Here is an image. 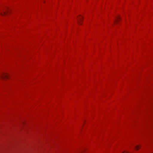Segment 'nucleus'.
<instances>
[{
	"label": "nucleus",
	"instance_id": "f257e3e1",
	"mask_svg": "<svg viewBox=\"0 0 153 153\" xmlns=\"http://www.w3.org/2000/svg\"><path fill=\"white\" fill-rule=\"evenodd\" d=\"M8 8H6V9H3V10L0 11V15L2 16H4L6 15L7 12H8Z\"/></svg>",
	"mask_w": 153,
	"mask_h": 153
},
{
	"label": "nucleus",
	"instance_id": "f03ea898",
	"mask_svg": "<svg viewBox=\"0 0 153 153\" xmlns=\"http://www.w3.org/2000/svg\"><path fill=\"white\" fill-rule=\"evenodd\" d=\"M0 77L3 79H7L9 77V75L7 74L4 73L1 74Z\"/></svg>",
	"mask_w": 153,
	"mask_h": 153
},
{
	"label": "nucleus",
	"instance_id": "7ed1b4c3",
	"mask_svg": "<svg viewBox=\"0 0 153 153\" xmlns=\"http://www.w3.org/2000/svg\"><path fill=\"white\" fill-rule=\"evenodd\" d=\"M82 17L80 16L78 18V24L79 25H82V23H80L81 22H82Z\"/></svg>",
	"mask_w": 153,
	"mask_h": 153
},
{
	"label": "nucleus",
	"instance_id": "20e7f679",
	"mask_svg": "<svg viewBox=\"0 0 153 153\" xmlns=\"http://www.w3.org/2000/svg\"><path fill=\"white\" fill-rule=\"evenodd\" d=\"M140 146L139 145H138V146H136L135 147V148L136 150H138L140 148Z\"/></svg>",
	"mask_w": 153,
	"mask_h": 153
},
{
	"label": "nucleus",
	"instance_id": "39448f33",
	"mask_svg": "<svg viewBox=\"0 0 153 153\" xmlns=\"http://www.w3.org/2000/svg\"><path fill=\"white\" fill-rule=\"evenodd\" d=\"M120 19V18L119 17H117V18L116 21L115 22H118V20Z\"/></svg>",
	"mask_w": 153,
	"mask_h": 153
},
{
	"label": "nucleus",
	"instance_id": "423d86ee",
	"mask_svg": "<svg viewBox=\"0 0 153 153\" xmlns=\"http://www.w3.org/2000/svg\"><path fill=\"white\" fill-rule=\"evenodd\" d=\"M122 153H129L128 152H123Z\"/></svg>",
	"mask_w": 153,
	"mask_h": 153
}]
</instances>
